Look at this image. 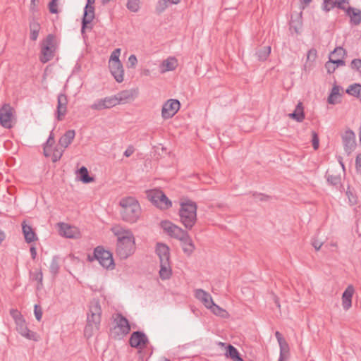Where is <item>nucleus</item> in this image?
Listing matches in <instances>:
<instances>
[{
	"label": "nucleus",
	"instance_id": "a211bd4d",
	"mask_svg": "<svg viewBox=\"0 0 361 361\" xmlns=\"http://www.w3.org/2000/svg\"><path fill=\"white\" fill-rule=\"evenodd\" d=\"M156 253L159 256V263L170 262V250L166 244L158 243L156 246Z\"/></svg>",
	"mask_w": 361,
	"mask_h": 361
},
{
	"label": "nucleus",
	"instance_id": "dca6fc26",
	"mask_svg": "<svg viewBox=\"0 0 361 361\" xmlns=\"http://www.w3.org/2000/svg\"><path fill=\"white\" fill-rule=\"evenodd\" d=\"M116 97L114 96L106 97L97 100L90 106L92 110L101 111L106 109H110L117 105Z\"/></svg>",
	"mask_w": 361,
	"mask_h": 361
},
{
	"label": "nucleus",
	"instance_id": "393cba45",
	"mask_svg": "<svg viewBox=\"0 0 361 361\" xmlns=\"http://www.w3.org/2000/svg\"><path fill=\"white\" fill-rule=\"evenodd\" d=\"M111 231L117 237V242H120L124 238L134 237L133 233L129 229H125L119 226L111 228Z\"/></svg>",
	"mask_w": 361,
	"mask_h": 361
},
{
	"label": "nucleus",
	"instance_id": "0eeeda50",
	"mask_svg": "<svg viewBox=\"0 0 361 361\" xmlns=\"http://www.w3.org/2000/svg\"><path fill=\"white\" fill-rule=\"evenodd\" d=\"M148 200L157 207L166 210L171 207L172 202L160 190H151L147 192Z\"/></svg>",
	"mask_w": 361,
	"mask_h": 361
},
{
	"label": "nucleus",
	"instance_id": "8fccbe9b",
	"mask_svg": "<svg viewBox=\"0 0 361 361\" xmlns=\"http://www.w3.org/2000/svg\"><path fill=\"white\" fill-rule=\"evenodd\" d=\"M346 195L351 205H355L357 203V196L353 193L352 190H350L349 187L348 188V190L346 191Z\"/></svg>",
	"mask_w": 361,
	"mask_h": 361
},
{
	"label": "nucleus",
	"instance_id": "09e8293b",
	"mask_svg": "<svg viewBox=\"0 0 361 361\" xmlns=\"http://www.w3.org/2000/svg\"><path fill=\"white\" fill-rule=\"evenodd\" d=\"M170 0H159L157 4V11L158 13H162L168 7Z\"/></svg>",
	"mask_w": 361,
	"mask_h": 361
},
{
	"label": "nucleus",
	"instance_id": "79ce46f5",
	"mask_svg": "<svg viewBox=\"0 0 361 361\" xmlns=\"http://www.w3.org/2000/svg\"><path fill=\"white\" fill-rule=\"evenodd\" d=\"M346 55V51L341 47H338L334 49L333 51L331 52L329 56L334 57V59H344Z\"/></svg>",
	"mask_w": 361,
	"mask_h": 361
},
{
	"label": "nucleus",
	"instance_id": "c85d7f7f",
	"mask_svg": "<svg viewBox=\"0 0 361 361\" xmlns=\"http://www.w3.org/2000/svg\"><path fill=\"white\" fill-rule=\"evenodd\" d=\"M75 136V131L74 130H68L60 137L59 144L65 149L71 144Z\"/></svg>",
	"mask_w": 361,
	"mask_h": 361
},
{
	"label": "nucleus",
	"instance_id": "58836bf2",
	"mask_svg": "<svg viewBox=\"0 0 361 361\" xmlns=\"http://www.w3.org/2000/svg\"><path fill=\"white\" fill-rule=\"evenodd\" d=\"M280 347V355L281 357H283L286 358L289 357L290 356V348L288 342L286 341L279 343Z\"/></svg>",
	"mask_w": 361,
	"mask_h": 361
},
{
	"label": "nucleus",
	"instance_id": "b1692460",
	"mask_svg": "<svg viewBox=\"0 0 361 361\" xmlns=\"http://www.w3.org/2000/svg\"><path fill=\"white\" fill-rule=\"evenodd\" d=\"M59 232L61 235L68 238H74L77 237L78 231L76 228L71 226L65 223H59Z\"/></svg>",
	"mask_w": 361,
	"mask_h": 361
},
{
	"label": "nucleus",
	"instance_id": "1a4fd4ad",
	"mask_svg": "<svg viewBox=\"0 0 361 361\" xmlns=\"http://www.w3.org/2000/svg\"><path fill=\"white\" fill-rule=\"evenodd\" d=\"M15 120V109L10 104H4L0 108V125L4 128L10 129L13 127V121Z\"/></svg>",
	"mask_w": 361,
	"mask_h": 361
},
{
	"label": "nucleus",
	"instance_id": "aec40b11",
	"mask_svg": "<svg viewBox=\"0 0 361 361\" xmlns=\"http://www.w3.org/2000/svg\"><path fill=\"white\" fill-rule=\"evenodd\" d=\"M195 297L201 301L208 309L214 305V301L211 295L202 289L195 290Z\"/></svg>",
	"mask_w": 361,
	"mask_h": 361
},
{
	"label": "nucleus",
	"instance_id": "680f3d73",
	"mask_svg": "<svg viewBox=\"0 0 361 361\" xmlns=\"http://www.w3.org/2000/svg\"><path fill=\"white\" fill-rule=\"evenodd\" d=\"M355 168L357 171L361 170V153L358 154L355 158Z\"/></svg>",
	"mask_w": 361,
	"mask_h": 361
},
{
	"label": "nucleus",
	"instance_id": "f257e3e1",
	"mask_svg": "<svg viewBox=\"0 0 361 361\" xmlns=\"http://www.w3.org/2000/svg\"><path fill=\"white\" fill-rule=\"evenodd\" d=\"M120 215L121 219L128 224L137 222L141 216L142 209L137 199L133 197H125L120 200Z\"/></svg>",
	"mask_w": 361,
	"mask_h": 361
},
{
	"label": "nucleus",
	"instance_id": "f03ea898",
	"mask_svg": "<svg viewBox=\"0 0 361 361\" xmlns=\"http://www.w3.org/2000/svg\"><path fill=\"white\" fill-rule=\"evenodd\" d=\"M102 307L99 300H92L89 304V311L87 314V324L84 329L85 336L87 338L93 336L94 331H98L99 329L102 321Z\"/></svg>",
	"mask_w": 361,
	"mask_h": 361
},
{
	"label": "nucleus",
	"instance_id": "72a5a7b5",
	"mask_svg": "<svg viewBox=\"0 0 361 361\" xmlns=\"http://www.w3.org/2000/svg\"><path fill=\"white\" fill-rule=\"evenodd\" d=\"M79 179L84 183H90L94 180V178L89 176L88 170L85 166L78 169Z\"/></svg>",
	"mask_w": 361,
	"mask_h": 361
},
{
	"label": "nucleus",
	"instance_id": "ddd939ff",
	"mask_svg": "<svg viewBox=\"0 0 361 361\" xmlns=\"http://www.w3.org/2000/svg\"><path fill=\"white\" fill-rule=\"evenodd\" d=\"M342 142L345 152L349 155L356 147L355 135L350 130H346L342 135Z\"/></svg>",
	"mask_w": 361,
	"mask_h": 361
},
{
	"label": "nucleus",
	"instance_id": "412c9836",
	"mask_svg": "<svg viewBox=\"0 0 361 361\" xmlns=\"http://www.w3.org/2000/svg\"><path fill=\"white\" fill-rule=\"evenodd\" d=\"M16 329L17 331L24 337L30 340L37 341L36 334L32 331H30L26 325L25 319H23L17 323Z\"/></svg>",
	"mask_w": 361,
	"mask_h": 361
},
{
	"label": "nucleus",
	"instance_id": "7ed1b4c3",
	"mask_svg": "<svg viewBox=\"0 0 361 361\" xmlns=\"http://www.w3.org/2000/svg\"><path fill=\"white\" fill-rule=\"evenodd\" d=\"M197 204L191 200H185L180 205L178 214L181 224L190 230L197 221Z\"/></svg>",
	"mask_w": 361,
	"mask_h": 361
},
{
	"label": "nucleus",
	"instance_id": "6e6552de",
	"mask_svg": "<svg viewBox=\"0 0 361 361\" xmlns=\"http://www.w3.org/2000/svg\"><path fill=\"white\" fill-rule=\"evenodd\" d=\"M135 248L134 237L124 238L117 242L116 252L121 259H126L135 252Z\"/></svg>",
	"mask_w": 361,
	"mask_h": 361
},
{
	"label": "nucleus",
	"instance_id": "ea45409f",
	"mask_svg": "<svg viewBox=\"0 0 361 361\" xmlns=\"http://www.w3.org/2000/svg\"><path fill=\"white\" fill-rule=\"evenodd\" d=\"M30 277L32 280L37 281V289H39L42 287L43 274L41 269L35 272H30Z\"/></svg>",
	"mask_w": 361,
	"mask_h": 361
},
{
	"label": "nucleus",
	"instance_id": "c756f323",
	"mask_svg": "<svg viewBox=\"0 0 361 361\" xmlns=\"http://www.w3.org/2000/svg\"><path fill=\"white\" fill-rule=\"evenodd\" d=\"M22 230L26 243H30L37 239L36 233L33 231L32 228L30 226L27 225L25 221H23L22 224Z\"/></svg>",
	"mask_w": 361,
	"mask_h": 361
},
{
	"label": "nucleus",
	"instance_id": "5fc2aeb1",
	"mask_svg": "<svg viewBox=\"0 0 361 361\" xmlns=\"http://www.w3.org/2000/svg\"><path fill=\"white\" fill-rule=\"evenodd\" d=\"M34 313L35 318L37 321H40L42 317V310L39 305H35L34 307Z\"/></svg>",
	"mask_w": 361,
	"mask_h": 361
},
{
	"label": "nucleus",
	"instance_id": "6ab92c4d",
	"mask_svg": "<svg viewBox=\"0 0 361 361\" xmlns=\"http://www.w3.org/2000/svg\"><path fill=\"white\" fill-rule=\"evenodd\" d=\"M355 292V288L353 285L347 286L345 290L342 294V305L345 310H349L352 306V298Z\"/></svg>",
	"mask_w": 361,
	"mask_h": 361
},
{
	"label": "nucleus",
	"instance_id": "e2e57ef3",
	"mask_svg": "<svg viewBox=\"0 0 361 361\" xmlns=\"http://www.w3.org/2000/svg\"><path fill=\"white\" fill-rule=\"evenodd\" d=\"M135 152V148L133 146L130 145L126 150L124 152L123 154L126 157H130Z\"/></svg>",
	"mask_w": 361,
	"mask_h": 361
},
{
	"label": "nucleus",
	"instance_id": "0e129e2a",
	"mask_svg": "<svg viewBox=\"0 0 361 361\" xmlns=\"http://www.w3.org/2000/svg\"><path fill=\"white\" fill-rule=\"evenodd\" d=\"M271 299L274 301V302L276 304V307L279 309H280L281 308V305H280L279 297L275 293H274L273 292L271 293Z\"/></svg>",
	"mask_w": 361,
	"mask_h": 361
},
{
	"label": "nucleus",
	"instance_id": "9b49d317",
	"mask_svg": "<svg viewBox=\"0 0 361 361\" xmlns=\"http://www.w3.org/2000/svg\"><path fill=\"white\" fill-rule=\"evenodd\" d=\"M180 106V102L177 99H170L163 105L161 109V116L164 119L172 118L179 110Z\"/></svg>",
	"mask_w": 361,
	"mask_h": 361
},
{
	"label": "nucleus",
	"instance_id": "2eb2a0df",
	"mask_svg": "<svg viewBox=\"0 0 361 361\" xmlns=\"http://www.w3.org/2000/svg\"><path fill=\"white\" fill-rule=\"evenodd\" d=\"M68 98L66 94L61 93L57 97L56 117L58 121H61L67 113Z\"/></svg>",
	"mask_w": 361,
	"mask_h": 361
},
{
	"label": "nucleus",
	"instance_id": "4c0bfd02",
	"mask_svg": "<svg viewBox=\"0 0 361 361\" xmlns=\"http://www.w3.org/2000/svg\"><path fill=\"white\" fill-rule=\"evenodd\" d=\"M346 93L356 97H361V85L358 83L350 85L346 90Z\"/></svg>",
	"mask_w": 361,
	"mask_h": 361
},
{
	"label": "nucleus",
	"instance_id": "e433bc0d",
	"mask_svg": "<svg viewBox=\"0 0 361 361\" xmlns=\"http://www.w3.org/2000/svg\"><path fill=\"white\" fill-rule=\"evenodd\" d=\"M60 264H59V258L58 256H54L51 259V262L49 267V271L53 276V277H56L59 272Z\"/></svg>",
	"mask_w": 361,
	"mask_h": 361
},
{
	"label": "nucleus",
	"instance_id": "864d4df0",
	"mask_svg": "<svg viewBox=\"0 0 361 361\" xmlns=\"http://www.w3.org/2000/svg\"><path fill=\"white\" fill-rule=\"evenodd\" d=\"M325 68L327 71V73L331 74L333 73L336 69L337 68L336 66L333 63V61H331L329 59V61L325 63Z\"/></svg>",
	"mask_w": 361,
	"mask_h": 361
},
{
	"label": "nucleus",
	"instance_id": "69168bd1",
	"mask_svg": "<svg viewBox=\"0 0 361 361\" xmlns=\"http://www.w3.org/2000/svg\"><path fill=\"white\" fill-rule=\"evenodd\" d=\"M275 336L279 343L286 341V339L283 337L282 334L279 331L275 332Z\"/></svg>",
	"mask_w": 361,
	"mask_h": 361
},
{
	"label": "nucleus",
	"instance_id": "338daca9",
	"mask_svg": "<svg viewBox=\"0 0 361 361\" xmlns=\"http://www.w3.org/2000/svg\"><path fill=\"white\" fill-rule=\"evenodd\" d=\"M44 154L45 157H49L51 152V147L44 145Z\"/></svg>",
	"mask_w": 361,
	"mask_h": 361
},
{
	"label": "nucleus",
	"instance_id": "4468645a",
	"mask_svg": "<svg viewBox=\"0 0 361 361\" xmlns=\"http://www.w3.org/2000/svg\"><path fill=\"white\" fill-rule=\"evenodd\" d=\"M148 342L149 341L145 334L140 331L133 332L129 339L130 346L135 348H143Z\"/></svg>",
	"mask_w": 361,
	"mask_h": 361
},
{
	"label": "nucleus",
	"instance_id": "49530a36",
	"mask_svg": "<svg viewBox=\"0 0 361 361\" xmlns=\"http://www.w3.org/2000/svg\"><path fill=\"white\" fill-rule=\"evenodd\" d=\"M120 54L121 49L118 48L114 49L111 54L109 63H115L118 64L119 63H121V61L119 60Z\"/></svg>",
	"mask_w": 361,
	"mask_h": 361
},
{
	"label": "nucleus",
	"instance_id": "de8ad7c7",
	"mask_svg": "<svg viewBox=\"0 0 361 361\" xmlns=\"http://www.w3.org/2000/svg\"><path fill=\"white\" fill-rule=\"evenodd\" d=\"M10 314L12 317V318L14 319L15 323H17V322L24 319L23 317V315L17 309H11Z\"/></svg>",
	"mask_w": 361,
	"mask_h": 361
},
{
	"label": "nucleus",
	"instance_id": "473e14b6",
	"mask_svg": "<svg viewBox=\"0 0 361 361\" xmlns=\"http://www.w3.org/2000/svg\"><path fill=\"white\" fill-rule=\"evenodd\" d=\"M226 355L233 361H244L240 357L238 350L231 344L227 347Z\"/></svg>",
	"mask_w": 361,
	"mask_h": 361
},
{
	"label": "nucleus",
	"instance_id": "4be33fe9",
	"mask_svg": "<svg viewBox=\"0 0 361 361\" xmlns=\"http://www.w3.org/2000/svg\"><path fill=\"white\" fill-rule=\"evenodd\" d=\"M109 69L110 71L115 78V80L118 82H121L123 81V75H124V70L123 68V65L121 63H109Z\"/></svg>",
	"mask_w": 361,
	"mask_h": 361
},
{
	"label": "nucleus",
	"instance_id": "13d9d810",
	"mask_svg": "<svg viewBox=\"0 0 361 361\" xmlns=\"http://www.w3.org/2000/svg\"><path fill=\"white\" fill-rule=\"evenodd\" d=\"M329 59L331 61H333V63L338 68V66H343L345 65V62L343 60V59L339 58V59H334V57H330Z\"/></svg>",
	"mask_w": 361,
	"mask_h": 361
},
{
	"label": "nucleus",
	"instance_id": "423d86ee",
	"mask_svg": "<svg viewBox=\"0 0 361 361\" xmlns=\"http://www.w3.org/2000/svg\"><path fill=\"white\" fill-rule=\"evenodd\" d=\"M115 326L111 329V336L114 339H121L130 331L128 319L121 313H117L114 318Z\"/></svg>",
	"mask_w": 361,
	"mask_h": 361
},
{
	"label": "nucleus",
	"instance_id": "774afa93",
	"mask_svg": "<svg viewBox=\"0 0 361 361\" xmlns=\"http://www.w3.org/2000/svg\"><path fill=\"white\" fill-rule=\"evenodd\" d=\"M30 252L32 259H35L36 257H37V250H36L35 247L31 246L30 248Z\"/></svg>",
	"mask_w": 361,
	"mask_h": 361
},
{
	"label": "nucleus",
	"instance_id": "20e7f679",
	"mask_svg": "<svg viewBox=\"0 0 361 361\" xmlns=\"http://www.w3.org/2000/svg\"><path fill=\"white\" fill-rule=\"evenodd\" d=\"M56 50V37L53 34H49L41 42L39 61L46 63L52 60Z\"/></svg>",
	"mask_w": 361,
	"mask_h": 361
},
{
	"label": "nucleus",
	"instance_id": "39448f33",
	"mask_svg": "<svg viewBox=\"0 0 361 361\" xmlns=\"http://www.w3.org/2000/svg\"><path fill=\"white\" fill-rule=\"evenodd\" d=\"M87 259L90 262L97 259L106 269H114L115 267L112 253L109 250H104L102 246L96 247L94 250L93 255H89Z\"/></svg>",
	"mask_w": 361,
	"mask_h": 361
},
{
	"label": "nucleus",
	"instance_id": "bb28decb",
	"mask_svg": "<svg viewBox=\"0 0 361 361\" xmlns=\"http://www.w3.org/2000/svg\"><path fill=\"white\" fill-rule=\"evenodd\" d=\"M180 243L184 253L188 256L195 250V246L188 233L180 240Z\"/></svg>",
	"mask_w": 361,
	"mask_h": 361
},
{
	"label": "nucleus",
	"instance_id": "a19ab883",
	"mask_svg": "<svg viewBox=\"0 0 361 361\" xmlns=\"http://www.w3.org/2000/svg\"><path fill=\"white\" fill-rule=\"evenodd\" d=\"M209 309H211L212 312L214 314L219 316L222 318H226L227 316L228 315V313L225 310L220 307L219 305H216L214 302V305H212V307H210Z\"/></svg>",
	"mask_w": 361,
	"mask_h": 361
},
{
	"label": "nucleus",
	"instance_id": "9d476101",
	"mask_svg": "<svg viewBox=\"0 0 361 361\" xmlns=\"http://www.w3.org/2000/svg\"><path fill=\"white\" fill-rule=\"evenodd\" d=\"M161 228L171 237L176 238L180 241L188 233L187 231L173 224L169 221H162L161 222Z\"/></svg>",
	"mask_w": 361,
	"mask_h": 361
},
{
	"label": "nucleus",
	"instance_id": "c9c22d12",
	"mask_svg": "<svg viewBox=\"0 0 361 361\" xmlns=\"http://www.w3.org/2000/svg\"><path fill=\"white\" fill-rule=\"evenodd\" d=\"M30 39L32 41H36L38 37L39 32L40 30V25L37 22L32 20V22L30 23Z\"/></svg>",
	"mask_w": 361,
	"mask_h": 361
},
{
	"label": "nucleus",
	"instance_id": "6e6d98bb",
	"mask_svg": "<svg viewBox=\"0 0 361 361\" xmlns=\"http://www.w3.org/2000/svg\"><path fill=\"white\" fill-rule=\"evenodd\" d=\"M63 152V149L59 151V150L55 149L54 150L53 154H52V158H51L52 161L56 162L57 161H59L61 158Z\"/></svg>",
	"mask_w": 361,
	"mask_h": 361
},
{
	"label": "nucleus",
	"instance_id": "a18cd8bd",
	"mask_svg": "<svg viewBox=\"0 0 361 361\" xmlns=\"http://www.w3.org/2000/svg\"><path fill=\"white\" fill-rule=\"evenodd\" d=\"M327 181L334 186H338L341 184V177L339 176L327 174Z\"/></svg>",
	"mask_w": 361,
	"mask_h": 361
},
{
	"label": "nucleus",
	"instance_id": "2f4dec72",
	"mask_svg": "<svg viewBox=\"0 0 361 361\" xmlns=\"http://www.w3.org/2000/svg\"><path fill=\"white\" fill-rule=\"evenodd\" d=\"M289 117L295 120L298 122H302L305 118V114L302 102H299L294 110V111L289 114Z\"/></svg>",
	"mask_w": 361,
	"mask_h": 361
},
{
	"label": "nucleus",
	"instance_id": "c03bdc74",
	"mask_svg": "<svg viewBox=\"0 0 361 361\" xmlns=\"http://www.w3.org/2000/svg\"><path fill=\"white\" fill-rule=\"evenodd\" d=\"M340 87L338 85H334L332 87L331 92L328 97V102L331 104H334L336 102L334 101V97L340 95L339 94Z\"/></svg>",
	"mask_w": 361,
	"mask_h": 361
},
{
	"label": "nucleus",
	"instance_id": "3c124183",
	"mask_svg": "<svg viewBox=\"0 0 361 361\" xmlns=\"http://www.w3.org/2000/svg\"><path fill=\"white\" fill-rule=\"evenodd\" d=\"M350 68L361 75V59H355L351 61Z\"/></svg>",
	"mask_w": 361,
	"mask_h": 361
},
{
	"label": "nucleus",
	"instance_id": "4d7b16f0",
	"mask_svg": "<svg viewBox=\"0 0 361 361\" xmlns=\"http://www.w3.org/2000/svg\"><path fill=\"white\" fill-rule=\"evenodd\" d=\"M57 1L58 0H51L49 4V9L51 13H58L57 9Z\"/></svg>",
	"mask_w": 361,
	"mask_h": 361
},
{
	"label": "nucleus",
	"instance_id": "37998d69",
	"mask_svg": "<svg viewBox=\"0 0 361 361\" xmlns=\"http://www.w3.org/2000/svg\"><path fill=\"white\" fill-rule=\"evenodd\" d=\"M126 7L131 12H137L140 9V0H128Z\"/></svg>",
	"mask_w": 361,
	"mask_h": 361
},
{
	"label": "nucleus",
	"instance_id": "603ef678",
	"mask_svg": "<svg viewBox=\"0 0 361 361\" xmlns=\"http://www.w3.org/2000/svg\"><path fill=\"white\" fill-rule=\"evenodd\" d=\"M312 144L314 150H317L319 147V136L315 131L312 132Z\"/></svg>",
	"mask_w": 361,
	"mask_h": 361
},
{
	"label": "nucleus",
	"instance_id": "052dcab7",
	"mask_svg": "<svg viewBox=\"0 0 361 361\" xmlns=\"http://www.w3.org/2000/svg\"><path fill=\"white\" fill-rule=\"evenodd\" d=\"M128 63H130V67H134L135 64L137 63V57L135 55L132 54L128 58Z\"/></svg>",
	"mask_w": 361,
	"mask_h": 361
},
{
	"label": "nucleus",
	"instance_id": "bf43d9fd",
	"mask_svg": "<svg viewBox=\"0 0 361 361\" xmlns=\"http://www.w3.org/2000/svg\"><path fill=\"white\" fill-rule=\"evenodd\" d=\"M54 142H55L54 136V133H53V130H52L50 133L49 136L46 143L44 144V145L52 147L53 145L54 144Z\"/></svg>",
	"mask_w": 361,
	"mask_h": 361
},
{
	"label": "nucleus",
	"instance_id": "5701e85b",
	"mask_svg": "<svg viewBox=\"0 0 361 361\" xmlns=\"http://www.w3.org/2000/svg\"><path fill=\"white\" fill-rule=\"evenodd\" d=\"M344 11L350 18L351 24L357 25L361 23V11L360 9L349 6Z\"/></svg>",
	"mask_w": 361,
	"mask_h": 361
},
{
	"label": "nucleus",
	"instance_id": "f8f14e48",
	"mask_svg": "<svg viewBox=\"0 0 361 361\" xmlns=\"http://www.w3.org/2000/svg\"><path fill=\"white\" fill-rule=\"evenodd\" d=\"M95 17L94 14V6H85L84 8L83 16L82 18V27L81 33L84 35L85 30H92L93 26L91 24L92 21Z\"/></svg>",
	"mask_w": 361,
	"mask_h": 361
},
{
	"label": "nucleus",
	"instance_id": "cd10ccee",
	"mask_svg": "<svg viewBox=\"0 0 361 361\" xmlns=\"http://www.w3.org/2000/svg\"><path fill=\"white\" fill-rule=\"evenodd\" d=\"M116 97L117 105L119 104H125L134 97V91L133 90H126L119 92L114 95Z\"/></svg>",
	"mask_w": 361,
	"mask_h": 361
},
{
	"label": "nucleus",
	"instance_id": "7c9ffc66",
	"mask_svg": "<svg viewBox=\"0 0 361 361\" xmlns=\"http://www.w3.org/2000/svg\"><path fill=\"white\" fill-rule=\"evenodd\" d=\"M172 275L171 262L160 263L159 276L162 280H167Z\"/></svg>",
	"mask_w": 361,
	"mask_h": 361
},
{
	"label": "nucleus",
	"instance_id": "a878e982",
	"mask_svg": "<svg viewBox=\"0 0 361 361\" xmlns=\"http://www.w3.org/2000/svg\"><path fill=\"white\" fill-rule=\"evenodd\" d=\"M177 66V59L175 57H169L162 61L160 66L161 73L174 71Z\"/></svg>",
	"mask_w": 361,
	"mask_h": 361
},
{
	"label": "nucleus",
	"instance_id": "f3484780",
	"mask_svg": "<svg viewBox=\"0 0 361 361\" xmlns=\"http://www.w3.org/2000/svg\"><path fill=\"white\" fill-rule=\"evenodd\" d=\"M349 0H324L323 4H322V9L326 11L329 12L332 8L336 7L341 10H345L347 8L344 4H348Z\"/></svg>",
	"mask_w": 361,
	"mask_h": 361
},
{
	"label": "nucleus",
	"instance_id": "f704fd0d",
	"mask_svg": "<svg viewBox=\"0 0 361 361\" xmlns=\"http://www.w3.org/2000/svg\"><path fill=\"white\" fill-rule=\"evenodd\" d=\"M271 52V47L265 46L258 49L256 51L255 56L259 61H264L267 60Z\"/></svg>",
	"mask_w": 361,
	"mask_h": 361
}]
</instances>
